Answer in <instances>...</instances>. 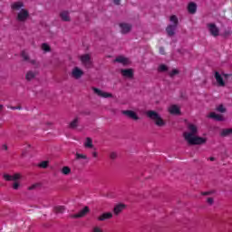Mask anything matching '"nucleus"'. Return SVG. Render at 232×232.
Masks as SVG:
<instances>
[{
  "mask_svg": "<svg viewBox=\"0 0 232 232\" xmlns=\"http://www.w3.org/2000/svg\"><path fill=\"white\" fill-rule=\"evenodd\" d=\"M184 140L189 146H200L208 142L207 138L198 136V127L193 123L188 125V130L183 133Z\"/></svg>",
  "mask_w": 232,
  "mask_h": 232,
  "instance_id": "f257e3e1",
  "label": "nucleus"
},
{
  "mask_svg": "<svg viewBox=\"0 0 232 232\" xmlns=\"http://www.w3.org/2000/svg\"><path fill=\"white\" fill-rule=\"evenodd\" d=\"M3 179L6 182H13L12 188L15 191L21 188V179H23V176L21 175V173L4 174Z\"/></svg>",
  "mask_w": 232,
  "mask_h": 232,
  "instance_id": "f03ea898",
  "label": "nucleus"
},
{
  "mask_svg": "<svg viewBox=\"0 0 232 232\" xmlns=\"http://www.w3.org/2000/svg\"><path fill=\"white\" fill-rule=\"evenodd\" d=\"M230 74L224 73V72H214V77L216 79V84L219 88H224L226 86V82L227 81V77H229Z\"/></svg>",
  "mask_w": 232,
  "mask_h": 232,
  "instance_id": "7ed1b4c3",
  "label": "nucleus"
},
{
  "mask_svg": "<svg viewBox=\"0 0 232 232\" xmlns=\"http://www.w3.org/2000/svg\"><path fill=\"white\" fill-rule=\"evenodd\" d=\"M146 114L149 119H151L153 121H155L156 126H164L166 124L162 118H160V115L155 112V111H148Z\"/></svg>",
  "mask_w": 232,
  "mask_h": 232,
  "instance_id": "20e7f679",
  "label": "nucleus"
},
{
  "mask_svg": "<svg viewBox=\"0 0 232 232\" xmlns=\"http://www.w3.org/2000/svg\"><path fill=\"white\" fill-rule=\"evenodd\" d=\"M82 75H84V71H82L81 68L79 67L72 68L71 72V77H72V79L79 80L82 77Z\"/></svg>",
  "mask_w": 232,
  "mask_h": 232,
  "instance_id": "39448f33",
  "label": "nucleus"
},
{
  "mask_svg": "<svg viewBox=\"0 0 232 232\" xmlns=\"http://www.w3.org/2000/svg\"><path fill=\"white\" fill-rule=\"evenodd\" d=\"M94 93H96V95H98V97H102L103 99H108L111 97H113V95L110 92H106L104 91H101L100 89H97L95 87L92 88Z\"/></svg>",
  "mask_w": 232,
  "mask_h": 232,
  "instance_id": "423d86ee",
  "label": "nucleus"
},
{
  "mask_svg": "<svg viewBox=\"0 0 232 232\" xmlns=\"http://www.w3.org/2000/svg\"><path fill=\"white\" fill-rule=\"evenodd\" d=\"M208 28L213 37H218V35H219L220 30L218 29V27H217L215 24H208Z\"/></svg>",
  "mask_w": 232,
  "mask_h": 232,
  "instance_id": "0eeeda50",
  "label": "nucleus"
},
{
  "mask_svg": "<svg viewBox=\"0 0 232 232\" xmlns=\"http://www.w3.org/2000/svg\"><path fill=\"white\" fill-rule=\"evenodd\" d=\"M111 218H113V213L112 212H105V213H102V215H100L97 218V220L99 222H104L105 220H111Z\"/></svg>",
  "mask_w": 232,
  "mask_h": 232,
  "instance_id": "6e6552de",
  "label": "nucleus"
},
{
  "mask_svg": "<svg viewBox=\"0 0 232 232\" xmlns=\"http://www.w3.org/2000/svg\"><path fill=\"white\" fill-rule=\"evenodd\" d=\"M126 209V205L124 203H119L114 206L113 213L114 215L118 216L122 213Z\"/></svg>",
  "mask_w": 232,
  "mask_h": 232,
  "instance_id": "1a4fd4ad",
  "label": "nucleus"
},
{
  "mask_svg": "<svg viewBox=\"0 0 232 232\" xmlns=\"http://www.w3.org/2000/svg\"><path fill=\"white\" fill-rule=\"evenodd\" d=\"M90 213V208L88 207H85L78 214L72 215V218H82V217H86Z\"/></svg>",
  "mask_w": 232,
  "mask_h": 232,
  "instance_id": "9d476101",
  "label": "nucleus"
},
{
  "mask_svg": "<svg viewBox=\"0 0 232 232\" xmlns=\"http://www.w3.org/2000/svg\"><path fill=\"white\" fill-rule=\"evenodd\" d=\"M81 62L82 64L86 66V68H90V66H92V58L90 57V54L81 56Z\"/></svg>",
  "mask_w": 232,
  "mask_h": 232,
  "instance_id": "9b49d317",
  "label": "nucleus"
},
{
  "mask_svg": "<svg viewBox=\"0 0 232 232\" xmlns=\"http://www.w3.org/2000/svg\"><path fill=\"white\" fill-rule=\"evenodd\" d=\"M121 72L126 79H133V69H122Z\"/></svg>",
  "mask_w": 232,
  "mask_h": 232,
  "instance_id": "f8f14e48",
  "label": "nucleus"
},
{
  "mask_svg": "<svg viewBox=\"0 0 232 232\" xmlns=\"http://www.w3.org/2000/svg\"><path fill=\"white\" fill-rule=\"evenodd\" d=\"M18 21L24 22L28 19V11L22 9L17 15Z\"/></svg>",
  "mask_w": 232,
  "mask_h": 232,
  "instance_id": "ddd939ff",
  "label": "nucleus"
},
{
  "mask_svg": "<svg viewBox=\"0 0 232 232\" xmlns=\"http://www.w3.org/2000/svg\"><path fill=\"white\" fill-rule=\"evenodd\" d=\"M115 63H120V64H123V66H128L130 64V59L124 56H118L115 59Z\"/></svg>",
  "mask_w": 232,
  "mask_h": 232,
  "instance_id": "4468645a",
  "label": "nucleus"
},
{
  "mask_svg": "<svg viewBox=\"0 0 232 232\" xmlns=\"http://www.w3.org/2000/svg\"><path fill=\"white\" fill-rule=\"evenodd\" d=\"M122 113L133 121H139V116L133 111H122Z\"/></svg>",
  "mask_w": 232,
  "mask_h": 232,
  "instance_id": "2eb2a0df",
  "label": "nucleus"
},
{
  "mask_svg": "<svg viewBox=\"0 0 232 232\" xmlns=\"http://www.w3.org/2000/svg\"><path fill=\"white\" fill-rule=\"evenodd\" d=\"M169 111L171 115H180V107L178 105H171L169 107Z\"/></svg>",
  "mask_w": 232,
  "mask_h": 232,
  "instance_id": "dca6fc26",
  "label": "nucleus"
},
{
  "mask_svg": "<svg viewBox=\"0 0 232 232\" xmlns=\"http://www.w3.org/2000/svg\"><path fill=\"white\" fill-rule=\"evenodd\" d=\"M120 28H121V34H128L131 30V25L128 24H120Z\"/></svg>",
  "mask_w": 232,
  "mask_h": 232,
  "instance_id": "f3484780",
  "label": "nucleus"
},
{
  "mask_svg": "<svg viewBox=\"0 0 232 232\" xmlns=\"http://www.w3.org/2000/svg\"><path fill=\"white\" fill-rule=\"evenodd\" d=\"M166 30H167L168 35L171 37L175 35V30H177V25H169Z\"/></svg>",
  "mask_w": 232,
  "mask_h": 232,
  "instance_id": "a211bd4d",
  "label": "nucleus"
},
{
  "mask_svg": "<svg viewBox=\"0 0 232 232\" xmlns=\"http://www.w3.org/2000/svg\"><path fill=\"white\" fill-rule=\"evenodd\" d=\"M210 119H214V121H224V116L222 114H217L216 112H211L209 114Z\"/></svg>",
  "mask_w": 232,
  "mask_h": 232,
  "instance_id": "6ab92c4d",
  "label": "nucleus"
},
{
  "mask_svg": "<svg viewBox=\"0 0 232 232\" xmlns=\"http://www.w3.org/2000/svg\"><path fill=\"white\" fill-rule=\"evenodd\" d=\"M79 126V117L74 118L69 124V128L75 130Z\"/></svg>",
  "mask_w": 232,
  "mask_h": 232,
  "instance_id": "aec40b11",
  "label": "nucleus"
},
{
  "mask_svg": "<svg viewBox=\"0 0 232 232\" xmlns=\"http://www.w3.org/2000/svg\"><path fill=\"white\" fill-rule=\"evenodd\" d=\"M35 75H37V72L29 71L25 74V79H26V81H32L33 79H35Z\"/></svg>",
  "mask_w": 232,
  "mask_h": 232,
  "instance_id": "412c9836",
  "label": "nucleus"
},
{
  "mask_svg": "<svg viewBox=\"0 0 232 232\" xmlns=\"http://www.w3.org/2000/svg\"><path fill=\"white\" fill-rule=\"evenodd\" d=\"M61 173L63 175H65V176L71 175L72 174V169L68 166H64V167L62 168Z\"/></svg>",
  "mask_w": 232,
  "mask_h": 232,
  "instance_id": "4be33fe9",
  "label": "nucleus"
},
{
  "mask_svg": "<svg viewBox=\"0 0 232 232\" xmlns=\"http://www.w3.org/2000/svg\"><path fill=\"white\" fill-rule=\"evenodd\" d=\"M188 10L189 14H195V12H197V4L195 3L188 4Z\"/></svg>",
  "mask_w": 232,
  "mask_h": 232,
  "instance_id": "5701e85b",
  "label": "nucleus"
},
{
  "mask_svg": "<svg viewBox=\"0 0 232 232\" xmlns=\"http://www.w3.org/2000/svg\"><path fill=\"white\" fill-rule=\"evenodd\" d=\"M60 17L63 20V21H70V14L68 13V11H63L60 14Z\"/></svg>",
  "mask_w": 232,
  "mask_h": 232,
  "instance_id": "b1692460",
  "label": "nucleus"
},
{
  "mask_svg": "<svg viewBox=\"0 0 232 232\" xmlns=\"http://www.w3.org/2000/svg\"><path fill=\"white\" fill-rule=\"evenodd\" d=\"M83 146H85V148H93V141L91 138H87L85 142L83 143Z\"/></svg>",
  "mask_w": 232,
  "mask_h": 232,
  "instance_id": "393cba45",
  "label": "nucleus"
},
{
  "mask_svg": "<svg viewBox=\"0 0 232 232\" xmlns=\"http://www.w3.org/2000/svg\"><path fill=\"white\" fill-rule=\"evenodd\" d=\"M23 6H24L23 3H21V2H16L12 5L13 10H21V8H23Z\"/></svg>",
  "mask_w": 232,
  "mask_h": 232,
  "instance_id": "a878e982",
  "label": "nucleus"
},
{
  "mask_svg": "<svg viewBox=\"0 0 232 232\" xmlns=\"http://www.w3.org/2000/svg\"><path fill=\"white\" fill-rule=\"evenodd\" d=\"M222 137H227V135H232V129H225L221 131Z\"/></svg>",
  "mask_w": 232,
  "mask_h": 232,
  "instance_id": "bb28decb",
  "label": "nucleus"
},
{
  "mask_svg": "<svg viewBox=\"0 0 232 232\" xmlns=\"http://www.w3.org/2000/svg\"><path fill=\"white\" fill-rule=\"evenodd\" d=\"M76 159L77 160H86V159H88V156H86V154H79V153H76Z\"/></svg>",
  "mask_w": 232,
  "mask_h": 232,
  "instance_id": "cd10ccee",
  "label": "nucleus"
},
{
  "mask_svg": "<svg viewBox=\"0 0 232 232\" xmlns=\"http://www.w3.org/2000/svg\"><path fill=\"white\" fill-rule=\"evenodd\" d=\"M54 209L56 213H64L66 208H64V207L63 206H58V207H55Z\"/></svg>",
  "mask_w": 232,
  "mask_h": 232,
  "instance_id": "c85d7f7f",
  "label": "nucleus"
},
{
  "mask_svg": "<svg viewBox=\"0 0 232 232\" xmlns=\"http://www.w3.org/2000/svg\"><path fill=\"white\" fill-rule=\"evenodd\" d=\"M170 22L173 23L174 26H177V24H179V19L177 18V16L172 15L170 16Z\"/></svg>",
  "mask_w": 232,
  "mask_h": 232,
  "instance_id": "c756f323",
  "label": "nucleus"
},
{
  "mask_svg": "<svg viewBox=\"0 0 232 232\" xmlns=\"http://www.w3.org/2000/svg\"><path fill=\"white\" fill-rule=\"evenodd\" d=\"M91 232H104V230L102 229V227L96 226L92 227Z\"/></svg>",
  "mask_w": 232,
  "mask_h": 232,
  "instance_id": "7c9ffc66",
  "label": "nucleus"
},
{
  "mask_svg": "<svg viewBox=\"0 0 232 232\" xmlns=\"http://www.w3.org/2000/svg\"><path fill=\"white\" fill-rule=\"evenodd\" d=\"M42 50L44 52H50V45H48L47 44H42Z\"/></svg>",
  "mask_w": 232,
  "mask_h": 232,
  "instance_id": "2f4dec72",
  "label": "nucleus"
},
{
  "mask_svg": "<svg viewBox=\"0 0 232 232\" xmlns=\"http://www.w3.org/2000/svg\"><path fill=\"white\" fill-rule=\"evenodd\" d=\"M39 168H43L44 169L48 168V161H42L39 163Z\"/></svg>",
  "mask_w": 232,
  "mask_h": 232,
  "instance_id": "473e14b6",
  "label": "nucleus"
},
{
  "mask_svg": "<svg viewBox=\"0 0 232 232\" xmlns=\"http://www.w3.org/2000/svg\"><path fill=\"white\" fill-rule=\"evenodd\" d=\"M159 72H166L168 70V66H166L165 64H161L159 66Z\"/></svg>",
  "mask_w": 232,
  "mask_h": 232,
  "instance_id": "72a5a7b5",
  "label": "nucleus"
},
{
  "mask_svg": "<svg viewBox=\"0 0 232 232\" xmlns=\"http://www.w3.org/2000/svg\"><path fill=\"white\" fill-rule=\"evenodd\" d=\"M217 110L220 112V113H224L226 111V108H224L223 105H219Z\"/></svg>",
  "mask_w": 232,
  "mask_h": 232,
  "instance_id": "f704fd0d",
  "label": "nucleus"
},
{
  "mask_svg": "<svg viewBox=\"0 0 232 232\" xmlns=\"http://www.w3.org/2000/svg\"><path fill=\"white\" fill-rule=\"evenodd\" d=\"M177 73H179V70L174 69L169 72V76L174 77V75H177Z\"/></svg>",
  "mask_w": 232,
  "mask_h": 232,
  "instance_id": "c9c22d12",
  "label": "nucleus"
},
{
  "mask_svg": "<svg viewBox=\"0 0 232 232\" xmlns=\"http://www.w3.org/2000/svg\"><path fill=\"white\" fill-rule=\"evenodd\" d=\"M22 57L24 59V61H28V53H26V52H22Z\"/></svg>",
  "mask_w": 232,
  "mask_h": 232,
  "instance_id": "e433bc0d",
  "label": "nucleus"
},
{
  "mask_svg": "<svg viewBox=\"0 0 232 232\" xmlns=\"http://www.w3.org/2000/svg\"><path fill=\"white\" fill-rule=\"evenodd\" d=\"M37 186H39V185H38V184L31 185V186L28 187L27 189H28L29 191H32V190L35 189V188H37Z\"/></svg>",
  "mask_w": 232,
  "mask_h": 232,
  "instance_id": "4c0bfd02",
  "label": "nucleus"
},
{
  "mask_svg": "<svg viewBox=\"0 0 232 232\" xmlns=\"http://www.w3.org/2000/svg\"><path fill=\"white\" fill-rule=\"evenodd\" d=\"M110 158L113 160L117 159V153L116 152H111Z\"/></svg>",
  "mask_w": 232,
  "mask_h": 232,
  "instance_id": "58836bf2",
  "label": "nucleus"
},
{
  "mask_svg": "<svg viewBox=\"0 0 232 232\" xmlns=\"http://www.w3.org/2000/svg\"><path fill=\"white\" fill-rule=\"evenodd\" d=\"M207 202H208V204H209L211 206L213 204V198H208L207 199Z\"/></svg>",
  "mask_w": 232,
  "mask_h": 232,
  "instance_id": "ea45409f",
  "label": "nucleus"
},
{
  "mask_svg": "<svg viewBox=\"0 0 232 232\" xmlns=\"http://www.w3.org/2000/svg\"><path fill=\"white\" fill-rule=\"evenodd\" d=\"M160 53L162 55H164V48L160 47Z\"/></svg>",
  "mask_w": 232,
  "mask_h": 232,
  "instance_id": "a19ab883",
  "label": "nucleus"
},
{
  "mask_svg": "<svg viewBox=\"0 0 232 232\" xmlns=\"http://www.w3.org/2000/svg\"><path fill=\"white\" fill-rule=\"evenodd\" d=\"M97 155H98L97 152H95V151L92 152V157H94V159H97Z\"/></svg>",
  "mask_w": 232,
  "mask_h": 232,
  "instance_id": "79ce46f5",
  "label": "nucleus"
},
{
  "mask_svg": "<svg viewBox=\"0 0 232 232\" xmlns=\"http://www.w3.org/2000/svg\"><path fill=\"white\" fill-rule=\"evenodd\" d=\"M113 1H114L115 5H120V3H121V0H113Z\"/></svg>",
  "mask_w": 232,
  "mask_h": 232,
  "instance_id": "37998d69",
  "label": "nucleus"
},
{
  "mask_svg": "<svg viewBox=\"0 0 232 232\" xmlns=\"http://www.w3.org/2000/svg\"><path fill=\"white\" fill-rule=\"evenodd\" d=\"M208 160H209L211 162L215 161V158H214V157H210Z\"/></svg>",
  "mask_w": 232,
  "mask_h": 232,
  "instance_id": "c03bdc74",
  "label": "nucleus"
},
{
  "mask_svg": "<svg viewBox=\"0 0 232 232\" xmlns=\"http://www.w3.org/2000/svg\"><path fill=\"white\" fill-rule=\"evenodd\" d=\"M4 150H8V147L6 145L3 146Z\"/></svg>",
  "mask_w": 232,
  "mask_h": 232,
  "instance_id": "a18cd8bd",
  "label": "nucleus"
},
{
  "mask_svg": "<svg viewBox=\"0 0 232 232\" xmlns=\"http://www.w3.org/2000/svg\"><path fill=\"white\" fill-rule=\"evenodd\" d=\"M203 195H209V192H204Z\"/></svg>",
  "mask_w": 232,
  "mask_h": 232,
  "instance_id": "49530a36",
  "label": "nucleus"
}]
</instances>
